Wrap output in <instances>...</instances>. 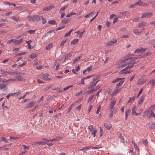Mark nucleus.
Wrapping results in <instances>:
<instances>
[{
	"label": "nucleus",
	"instance_id": "a211bd4d",
	"mask_svg": "<svg viewBox=\"0 0 155 155\" xmlns=\"http://www.w3.org/2000/svg\"><path fill=\"white\" fill-rule=\"evenodd\" d=\"M135 95H136V94H135V95L134 96L130 98L127 101V103H129L130 102H132L135 100Z\"/></svg>",
	"mask_w": 155,
	"mask_h": 155
},
{
	"label": "nucleus",
	"instance_id": "9d476101",
	"mask_svg": "<svg viewBox=\"0 0 155 155\" xmlns=\"http://www.w3.org/2000/svg\"><path fill=\"white\" fill-rule=\"evenodd\" d=\"M19 74H19L18 75H18V76L15 77V78L19 81H24L25 80L24 78L21 76Z\"/></svg>",
	"mask_w": 155,
	"mask_h": 155
},
{
	"label": "nucleus",
	"instance_id": "2eb2a0df",
	"mask_svg": "<svg viewBox=\"0 0 155 155\" xmlns=\"http://www.w3.org/2000/svg\"><path fill=\"white\" fill-rule=\"evenodd\" d=\"M131 109H129L126 111L125 112V119L126 120L127 118L128 115H129L131 112Z\"/></svg>",
	"mask_w": 155,
	"mask_h": 155
},
{
	"label": "nucleus",
	"instance_id": "4468645a",
	"mask_svg": "<svg viewBox=\"0 0 155 155\" xmlns=\"http://www.w3.org/2000/svg\"><path fill=\"white\" fill-rule=\"evenodd\" d=\"M116 42L117 40H114V41H110L107 43V46H112L114 43H116Z\"/></svg>",
	"mask_w": 155,
	"mask_h": 155
},
{
	"label": "nucleus",
	"instance_id": "5701e85b",
	"mask_svg": "<svg viewBox=\"0 0 155 155\" xmlns=\"http://www.w3.org/2000/svg\"><path fill=\"white\" fill-rule=\"evenodd\" d=\"M79 41L78 39H74L71 42V44L74 45L76 44Z\"/></svg>",
	"mask_w": 155,
	"mask_h": 155
},
{
	"label": "nucleus",
	"instance_id": "f3484780",
	"mask_svg": "<svg viewBox=\"0 0 155 155\" xmlns=\"http://www.w3.org/2000/svg\"><path fill=\"white\" fill-rule=\"evenodd\" d=\"M35 104V102L34 101H32L30 103H29L28 105L27 106V107H32L33 106H34Z\"/></svg>",
	"mask_w": 155,
	"mask_h": 155
},
{
	"label": "nucleus",
	"instance_id": "bb28decb",
	"mask_svg": "<svg viewBox=\"0 0 155 155\" xmlns=\"http://www.w3.org/2000/svg\"><path fill=\"white\" fill-rule=\"evenodd\" d=\"M69 20V18H64L62 21V23L64 24H66L68 23Z\"/></svg>",
	"mask_w": 155,
	"mask_h": 155
},
{
	"label": "nucleus",
	"instance_id": "4be33fe9",
	"mask_svg": "<svg viewBox=\"0 0 155 155\" xmlns=\"http://www.w3.org/2000/svg\"><path fill=\"white\" fill-rule=\"evenodd\" d=\"M95 13V12H94V11L92 12H90L89 14H88L85 15V16L84 17L86 18H88V17H90L91 16H92L93 15H94V13Z\"/></svg>",
	"mask_w": 155,
	"mask_h": 155
},
{
	"label": "nucleus",
	"instance_id": "79ce46f5",
	"mask_svg": "<svg viewBox=\"0 0 155 155\" xmlns=\"http://www.w3.org/2000/svg\"><path fill=\"white\" fill-rule=\"evenodd\" d=\"M101 105H99L97 107V110L96 112V113L97 114H98L99 113L101 109Z\"/></svg>",
	"mask_w": 155,
	"mask_h": 155
},
{
	"label": "nucleus",
	"instance_id": "e433bc0d",
	"mask_svg": "<svg viewBox=\"0 0 155 155\" xmlns=\"http://www.w3.org/2000/svg\"><path fill=\"white\" fill-rule=\"evenodd\" d=\"M67 39H66L65 40L62 41L60 43V46H62L64 45V44L67 41Z\"/></svg>",
	"mask_w": 155,
	"mask_h": 155
},
{
	"label": "nucleus",
	"instance_id": "4c0bfd02",
	"mask_svg": "<svg viewBox=\"0 0 155 155\" xmlns=\"http://www.w3.org/2000/svg\"><path fill=\"white\" fill-rule=\"evenodd\" d=\"M48 23L54 25L56 24V21L54 20H51L48 21Z\"/></svg>",
	"mask_w": 155,
	"mask_h": 155
},
{
	"label": "nucleus",
	"instance_id": "8fccbe9b",
	"mask_svg": "<svg viewBox=\"0 0 155 155\" xmlns=\"http://www.w3.org/2000/svg\"><path fill=\"white\" fill-rule=\"evenodd\" d=\"M122 78H119L116 79V80H114L112 81V83H115L118 81H119L122 80Z\"/></svg>",
	"mask_w": 155,
	"mask_h": 155
},
{
	"label": "nucleus",
	"instance_id": "cd10ccee",
	"mask_svg": "<svg viewBox=\"0 0 155 155\" xmlns=\"http://www.w3.org/2000/svg\"><path fill=\"white\" fill-rule=\"evenodd\" d=\"M145 25V22L143 21H142L139 23L138 26L139 27H143V26Z\"/></svg>",
	"mask_w": 155,
	"mask_h": 155
},
{
	"label": "nucleus",
	"instance_id": "4d7b16f0",
	"mask_svg": "<svg viewBox=\"0 0 155 155\" xmlns=\"http://www.w3.org/2000/svg\"><path fill=\"white\" fill-rule=\"evenodd\" d=\"M113 111H110V114L109 115V117L110 118H111V117H113Z\"/></svg>",
	"mask_w": 155,
	"mask_h": 155
},
{
	"label": "nucleus",
	"instance_id": "9b49d317",
	"mask_svg": "<svg viewBox=\"0 0 155 155\" xmlns=\"http://www.w3.org/2000/svg\"><path fill=\"white\" fill-rule=\"evenodd\" d=\"M105 127L107 129V130H109L112 127V125L110 124H107L106 123L104 124Z\"/></svg>",
	"mask_w": 155,
	"mask_h": 155
},
{
	"label": "nucleus",
	"instance_id": "a878e982",
	"mask_svg": "<svg viewBox=\"0 0 155 155\" xmlns=\"http://www.w3.org/2000/svg\"><path fill=\"white\" fill-rule=\"evenodd\" d=\"M124 82V81H121L119 82L117 84L116 88H118V87L121 85Z\"/></svg>",
	"mask_w": 155,
	"mask_h": 155
},
{
	"label": "nucleus",
	"instance_id": "c85d7f7f",
	"mask_svg": "<svg viewBox=\"0 0 155 155\" xmlns=\"http://www.w3.org/2000/svg\"><path fill=\"white\" fill-rule=\"evenodd\" d=\"M12 19L16 21H19V17L18 16V17H15L14 16H13L11 18Z\"/></svg>",
	"mask_w": 155,
	"mask_h": 155
},
{
	"label": "nucleus",
	"instance_id": "de8ad7c7",
	"mask_svg": "<svg viewBox=\"0 0 155 155\" xmlns=\"http://www.w3.org/2000/svg\"><path fill=\"white\" fill-rule=\"evenodd\" d=\"M27 18L28 21H33V17H31L30 16H28L27 17Z\"/></svg>",
	"mask_w": 155,
	"mask_h": 155
},
{
	"label": "nucleus",
	"instance_id": "0eeeda50",
	"mask_svg": "<svg viewBox=\"0 0 155 155\" xmlns=\"http://www.w3.org/2000/svg\"><path fill=\"white\" fill-rule=\"evenodd\" d=\"M47 142L46 141H40L37 142H36L35 143H34L32 145L35 146L36 144H38V145H45V144Z\"/></svg>",
	"mask_w": 155,
	"mask_h": 155
},
{
	"label": "nucleus",
	"instance_id": "e2e57ef3",
	"mask_svg": "<svg viewBox=\"0 0 155 155\" xmlns=\"http://www.w3.org/2000/svg\"><path fill=\"white\" fill-rule=\"evenodd\" d=\"M99 78V77L98 76H96V77H95L93 78V81L91 83H93L95 81L97 80Z\"/></svg>",
	"mask_w": 155,
	"mask_h": 155
},
{
	"label": "nucleus",
	"instance_id": "37998d69",
	"mask_svg": "<svg viewBox=\"0 0 155 155\" xmlns=\"http://www.w3.org/2000/svg\"><path fill=\"white\" fill-rule=\"evenodd\" d=\"M26 63H27V61H24L23 63H22L21 64L19 65L18 67H22V66H24V65H25L26 64Z\"/></svg>",
	"mask_w": 155,
	"mask_h": 155
},
{
	"label": "nucleus",
	"instance_id": "a18cd8bd",
	"mask_svg": "<svg viewBox=\"0 0 155 155\" xmlns=\"http://www.w3.org/2000/svg\"><path fill=\"white\" fill-rule=\"evenodd\" d=\"M140 52H144L146 50V48L144 49L142 47L139 48Z\"/></svg>",
	"mask_w": 155,
	"mask_h": 155
},
{
	"label": "nucleus",
	"instance_id": "1a4fd4ad",
	"mask_svg": "<svg viewBox=\"0 0 155 155\" xmlns=\"http://www.w3.org/2000/svg\"><path fill=\"white\" fill-rule=\"evenodd\" d=\"M41 18H42V16L35 15L33 17V21H35L38 20H40Z\"/></svg>",
	"mask_w": 155,
	"mask_h": 155
},
{
	"label": "nucleus",
	"instance_id": "b1692460",
	"mask_svg": "<svg viewBox=\"0 0 155 155\" xmlns=\"http://www.w3.org/2000/svg\"><path fill=\"white\" fill-rule=\"evenodd\" d=\"M119 92L117 90V88H116V89L113 91L112 93L111 94V95L112 96L113 95H116Z\"/></svg>",
	"mask_w": 155,
	"mask_h": 155
},
{
	"label": "nucleus",
	"instance_id": "09e8293b",
	"mask_svg": "<svg viewBox=\"0 0 155 155\" xmlns=\"http://www.w3.org/2000/svg\"><path fill=\"white\" fill-rule=\"evenodd\" d=\"M26 53V52H21V53H18V54H15V55L16 56H19V55H24Z\"/></svg>",
	"mask_w": 155,
	"mask_h": 155
},
{
	"label": "nucleus",
	"instance_id": "f257e3e1",
	"mask_svg": "<svg viewBox=\"0 0 155 155\" xmlns=\"http://www.w3.org/2000/svg\"><path fill=\"white\" fill-rule=\"evenodd\" d=\"M138 56L135 57H130L127 58V60L129 61L130 63H133V64H136L139 62V61H135L136 59H137L138 58Z\"/></svg>",
	"mask_w": 155,
	"mask_h": 155
},
{
	"label": "nucleus",
	"instance_id": "6ab92c4d",
	"mask_svg": "<svg viewBox=\"0 0 155 155\" xmlns=\"http://www.w3.org/2000/svg\"><path fill=\"white\" fill-rule=\"evenodd\" d=\"M72 53V52L71 51L66 55L65 57V60H67L70 57Z\"/></svg>",
	"mask_w": 155,
	"mask_h": 155
},
{
	"label": "nucleus",
	"instance_id": "774afa93",
	"mask_svg": "<svg viewBox=\"0 0 155 155\" xmlns=\"http://www.w3.org/2000/svg\"><path fill=\"white\" fill-rule=\"evenodd\" d=\"M22 146L23 147V149L24 150L28 149L29 148L27 146L25 145H23Z\"/></svg>",
	"mask_w": 155,
	"mask_h": 155
},
{
	"label": "nucleus",
	"instance_id": "473e14b6",
	"mask_svg": "<svg viewBox=\"0 0 155 155\" xmlns=\"http://www.w3.org/2000/svg\"><path fill=\"white\" fill-rule=\"evenodd\" d=\"M48 74L47 75H44L43 80H50L51 79L48 77Z\"/></svg>",
	"mask_w": 155,
	"mask_h": 155
},
{
	"label": "nucleus",
	"instance_id": "7c9ffc66",
	"mask_svg": "<svg viewBox=\"0 0 155 155\" xmlns=\"http://www.w3.org/2000/svg\"><path fill=\"white\" fill-rule=\"evenodd\" d=\"M136 107L134 106L132 108V114H135L136 113Z\"/></svg>",
	"mask_w": 155,
	"mask_h": 155
},
{
	"label": "nucleus",
	"instance_id": "412c9836",
	"mask_svg": "<svg viewBox=\"0 0 155 155\" xmlns=\"http://www.w3.org/2000/svg\"><path fill=\"white\" fill-rule=\"evenodd\" d=\"M144 99V96H143L141 97L139 99L138 104H141L143 102Z\"/></svg>",
	"mask_w": 155,
	"mask_h": 155
},
{
	"label": "nucleus",
	"instance_id": "69168bd1",
	"mask_svg": "<svg viewBox=\"0 0 155 155\" xmlns=\"http://www.w3.org/2000/svg\"><path fill=\"white\" fill-rule=\"evenodd\" d=\"M110 108H109V110L110 111L112 110V111H113V110H114V109H113V108H114V106L112 105H110Z\"/></svg>",
	"mask_w": 155,
	"mask_h": 155
},
{
	"label": "nucleus",
	"instance_id": "5fc2aeb1",
	"mask_svg": "<svg viewBox=\"0 0 155 155\" xmlns=\"http://www.w3.org/2000/svg\"><path fill=\"white\" fill-rule=\"evenodd\" d=\"M93 76H94V75H92L89 76H87L86 77H84L81 79V80H84L88 78H89Z\"/></svg>",
	"mask_w": 155,
	"mask_h": 155
},
{
	"label": "nucleus",
	"instance_id": "13d9d810",
	"mask_svg": "<svg viewBox=\"0 0 155 155\" xmlns=\"http://www.w3.org/2000/svg\"><path fill=\"white\" fill-rule=\"evenodd\" d=\"M42 21V23L43 24H45L47 22V21L45 18H43V17L42 16V18L41 19Z\"/></svg>",
	"mask_w": 155,
	"mask_h": 155
},
{
	"label": "nucleus",
	"instance_id": "6e6552de",
	"mask_svg": "<svg viewBox=\"0 0 155 155\" xmlns=\"http://www.w3.org/2000/svg\"><path fill=\"white\" fill-rule=\"evenodd\" d=\"M102 147H87L81 149L80 150H87V149H89L90 148H91L92 149H98L100 148H102Z\"/></svg>",
	"mask_w": 155,
	"mask_h": 155
},
{
	"label": "nucleus",
	"instance_id": "a19ab883",
	"mask_svg": "<svg viewBox=\"0 0 155 155\" xmlns=\"http://www.w3.org/2000/svg\"><path fill=\"white\" fill-rule=\"evenodd\" d=\"M91 132V134L94 135V137H95V134L97 132V131L95 130H93Z\"/></svg>",
	"mask_w": 155,
	"mask_h": 155
},
{
	"label": "nucleus",
	"instance_id": "ddd939ff",
	"mask_svg": "<svg viewBox=\"0 0 155 155\" xmlns=\"http://www.w3.org/2000/svg\"><path fill=\"white\" fill-rule=\"evenodd\" d=\"M149 128L151 129L155 130V123H149Z\"/></svg>",
	"mask_w": 155,
	"mask_h": 155
},
{
	"label": "nucleus",
	"instance_id": "c03bdc74",
	"mask_svg": "<svg viewBox=\"0 0 155 155\" xmlns=\"http://www.w3.org/2000/svg\"><path fill=\"white\" fill-rule=\"evenodd\" d=\"M141 0H138L137 2L135 5H140L141 4Z\"/></svg>",
	"mask_w": 155,
	"mask_h": 155
},
{
	"label": "nucleus",
	"instance_id": "864d4df0",
	"mask_svg": "<svg viewBox=\"0 0 155 155\" xmlns=\"http://www.w3.org/2000/svg\"><path fill=\"white\" fill-rule=\"evenodd\" d=\"M73 87V85H72L68 86L66 87L65 88H64V90H65H65H67L69 88H70V87Z\"/></svg>",
	"mask_w": 155,
	"mask_h": 155
},
{
	"label": "nucleus",
	"instance_id": "20e7f679",
	"mask_svg": "<svg viewBox=\"0 0 155 155\" xmlns=\"http://www.w3.org/2000/svg\"><path fill=\"white\" fill-rule=\"evenodd\" d=\"M8 88L5 84L2 83L0 84V89H3L4 91H6Z\"/></svg>",
	"mask_w": 155,
	"mask_h": 155
},
{
	"label": "nucleus",
	"instance_id": "58836bf2",
	"mask_svg": "<svg viewBox=\"0 0 155 155\" xmlns=\"http://www.w3.org/2000/svg\"><path fill=\"white\" fill-rule=\"evenodd\" d=\"M68 5H66L62 7L60 9V12H61L64 10L66 8L68 7Z\"/></svg>",
	"mask_w": 155,
	"mask_h": 155
},
{
	"label": "nucleus",
	"instance_id": "423d86ee",
	"mask_svg": "<svg viewBox=\"0 0 155 155\" xmlns=\"http://www.w3.org/2000/svg\"><path fill=\"white\" fill-rule=\"evenodd\" d=\"M54 6L53 5H48L44 7L43 8V11H48L51 10L53 8H54Z\"/></svg>",
	"mask_w": 155,
	"mask_h": 155
},
{
	"label": "nucleus",
	"instance_id": "f8f14e48",
	"mask_svg": "<svg viewBox=\"0 0 155 155\" xmlns=\"http://www.w3.org/2000/svg\"><path fill=\"white\" fill-rule=\"evenodd\" d=\"M124 71H126V72H123L122 73V74H130L131 72L134 71L133 70H126V69H124L122 70V72H123Z\"/></svg>",
	"mask_w": 155,
	"mask_h": 155
},
{
	"label": "nucleus",
	"instance_id": "7ed1b4c3",
	"mask_svg": "<svg viewBox=\"0 0 155 155\" xmlns=\"http://www.w3.org/2000/svg\"><path fill=\"white\" fill-rule=\"evenodd\" d=\"M152 15V13L151 12H147L144 13L142 14L141 18H149Z\"/></svg>",
	"mask_w": 155,
	"mask_h": 155
},
{
	"label": "nucleus",
	"instance_id": "f03ea898",
	"mask_svg": "<svg viewBox=\"0 0 155 155\" xmlns=\"http://www.w3.org/2000/svg\"><path fill=\"white\" fill-rule=\"evenodd\" d=\"M127 59H126L124 61H123L122 60L121 61L120 60V63H121V64H119L118 67L119 68H123L125 66L127 65V63H126V64H125V62L126 61H127Z\"/></svg>",
	"mask_w": 155,
	"mask_h": 155
},
{
	"label": "nucleus",
	"instance_id": "603ef678",
	"mask_svg": "<svg viewBox=\"0 0 155 155\" xmlns=\"http://www.w3.org/2000/svg\"><path fill=\"white\" fill-rule=\"evenodd\" d=\"M1 140L2 141H5L6 143L8 142V140L7 139H6L5 137H2Z\"/></svg>",
	"mask_w": 155,
	"mask_h": 155
},
{
	"label": "nucleus",
	"instance_id": "ea45409f",
	"mask_svg": "<svg viewBox=\"0 0 155 155\" xmlns=\"http://www.w3.org/2000/svg\"><path fill=\"white\" fill-rule=\"evenodd\" d=\"M81 56L79 57H78L77 58H75L74 60L73 61V63H75L76 62L78 61V60L81 58Z\"/></svg>",
	"mask_w": 155,
	"mask_h": 155
},
{
	"label": "nucleus",
	"instance_id": "aec40b11",
	"mask_svg": "<svg viewBox=\"0 0 155 155\" xmlns=\"http://www.w3.org/2000/svg\"><path fill=\"white\" fill-rule=\"evenodd\" d=\"M152 84V86H151V87H152L154 86V84H155V79L151 80L149 82H148V84Z\"/></svg>",
	"mask_w": 155,
	"mask_h": 155
},
{
	"label": "nucleus",
	"instance_id": "bf43d9fd",
	"mask_svg": "<svg viewBox=\"0 0 155 155\" xmlns=\"http://www.w3.org/2000/svg\"><path fill=\"white\" fill-rule=\"evenodd\" d=\"M94 89H90V90H88L86 92H88V94H89L90 93H92L94 91Z\"/></svg>",
	"mask_w": 155,
	"mask_h": 155
},
{
	"label": "nucleus",
	"instance_id": "2f4dec72",
	"mask_svg": "<svg viewBox=\"0 0 155 155\" xmlns=\"http://www.w3.org/2000/svg\"><path fill=\"white\" fill-rule=\"evenodd\" d=\"M15 74H16V75H18L19 74H20V73L18 72H15L14 71L11 72L10 71L8 72V74H9L12 75H14Z\"/></svg>",
	"mask_w": 155,
	"mask_h": 155
},
{
	"label": "nucleus",
	"instance_id": "49530a36",
	"mask_svg": "<svg viewBox=\"0 0 155 155\" xmlns=\"http://www.w3.org/2000/svg\"><path fill=\"white\" fill-rule=\"evenodd\" d=\"M35 30H30L27 31L29 33L31 34H32L35 33Z\"/></svg>",
	"mask_w": 155,
	"mask_h": 155
},
{
	"label": "nucleus",
	"instance_id": "052dcab7",
	"mask_svg": "<svg viewBox=\"0 0 155 155\" xmlns=\"http://www.w3.org/2000/svg\"><path fill=\"white\" fill-rule=\"evenodd\" d=\"M92 69V66H91L89 67H87V69H86V71H87L88 72L90 71Z\"/></svg>",
	"mask_w": 155,
	"mask_h": 155
},
{
	"label": "nucleus",
	"instance_id": "338daca9",
	"mask_svg": "<svg viewBox=\"0 0 155 155\" xmlns=\"http://www.w3.org/2000/svg\"><path fill=\"white\" fill-rule=\"evenodd\" d=\"M134 148H135V149L136 150H139V149L138 148V147L137 145L135 143H134Z\"/></svg>",
	"mask_w": 155,
	"mask_h": 155
},
{
	"label": "nucleus",
	"instance_id": "393cba45",
	"mask_svg": "<svg viewBox=\"0 0 155 155\" xmlns=\"http://www.w3.org/2000/svg\"><path fill=\"white\" fill-rule=\"evenodd\" d=\"M111 100V101L110 105L114 106L116 103V101L113 98H112Z\"/></svg>",
	"mask_w": 155,
	"mask_h": 155
},
{
	"label": "nucleus",
	"instance_id": "680f3d73",
	"mask_svg": "<svg viewBox=\"0 0 155 155\" xmlns=\"http://www.w3.org/2000/svg\"><path fill=\"white\" fill-rule=\"evenodd\" d=\"M19 137H10V139H14V140H16V139H18L19 138Z\"/></svg>",
	"mask_w": 155,
	"mask_h": 155
},
{
	"label": "nucleus",
	"instance_id": "0e129e2a",
	"mask_svg": "<svg viewBox=\"0 0 155 155\" xmlns=\"http://www.w3.org/2000/svg\"><path fill=\"white\" fill-rule=\"evenodd\" d=\"M151 54L150 52H147V53H146V54H144V56L145 57H147V56L150 55Z\"/></svg>",
	"mask_w": 155,
	"mask_h": 155
},
{
	"label": "nucleus",
	"instance_id": "6e6d98bb",
	"mask_svg": "<svg viewBox=\"0 0 155 155\" xmlns=\"http://www.w3.org/2000/svg\"><path fill=\"white\" fill-rule=\"evenodd\" d=\"M143 142L144 144L146 146L148 144V142L147 139L143 140Z\"/></svg>",
	"mask_w": 155,
	"mask_h": 155
},
{
	"label": "nucleus",
	"instance_id": "c756f323",
	"mask_svg": "<svg viewBox=\"0 0 155 155\" xmlns=\"http://www.w3.org/2000/svg\"><path fill=\"white\" fill-rule=\"evenodd\" d=\"M36 54H33L29 55V57L32 59H33L34 58H36Z\"/></svg>",
	"mask_w": 155,
	"mask_h": 155
},
{
	"label": "nucleus",
	"instance_id": "72a5a7b5",
	"mask_svg": "<svg viewBox=\"0 0 155 155\" xmlns=\"http://www.w3.org/2000/svg\"><path fill=\"white\" fill-rule=\"evenodd\" d=\"M73 31V29L70 30L68 32L66 33L64 35V37L67 36H69L71 34L72 31Z\"/></svg>",
	"mask_w": 155,
	"mask_h": 155
},
{
	"label": "nucleus",
	"instance_id": "f704fd0d",
	"mask_svg": "<svg viewBox=\"0 0 155 155\" xmlns=\"http://www.w3.org/2000/svg\"><path fill=\"white\" fill-rule=\"evenodd\" d=\"M141 32V31H139L137 29H135L134 30V33L137 35H138Z\"/></svg>",
	"mask_w": 155,
	"mask_h": 155
},
{
	"label": "nucleus",
	"instance_id": "dca6fc26",
	"mask_svg": "<svg viewBox=\"0 0 155 155\" xmlns=\"http://www.w3.org/2000/svg\"><path fill=\"white\" fill-rule=\"evenodd\" d=\"M53 47L52 43H50L48 44L45 48L46 50H48L51 48Z\"/></svg>",
	"mask_w": 155,
	"mask_h": 155
},
{
	"label": "nucleus",
	"instance_id": "c9c22d12",
	"mask_svg": "<svg viewBox=\"0 0 155 155\" xmlns=\"http://www.w3.org/2000/svg\"><path fill=\"white\" fill-rule=\"evenodd\" d=\"M59 139H60V137H57L55 138H53L51 139V142H53L54 141H58Z\"/></svg>",
	"mask_w": 155,
	"mask_h": 155
},
{
	"label": "nucleus",
	"instance_id": "3c124183",
	"mask_svg": "<svg viewBox=\"0 0 155 155\" xmlns=\"http://www.w3.org/2000/svg\"><path fill=\"white\" fill-rule=\"evenodd\" d=\"M150 115L153 117H155V114L153 113L152 110H151L150 113Z\"/></svg>",
	"mask_w": 155,
	"mask_h": 155
},
{
	"label": "nucleus",
	"instance_id": "39448f33",
	"mask_svg": "<svg viewBox=\"0 0 155 155\" xmlns=\"http://www.w3.org/2000/svg\"><path fill=\"white\" fill-rule=\"evenodd\" d=\"M127 64L128 65H129L126 67L125 68L126 69V70H127V69L132 68L133 66H134V64H133V63H130V62L129 61H128L127 60Z\"/></svg>",
	"mask_w": 155,
	"mask_h": 155
}]
</instances>
